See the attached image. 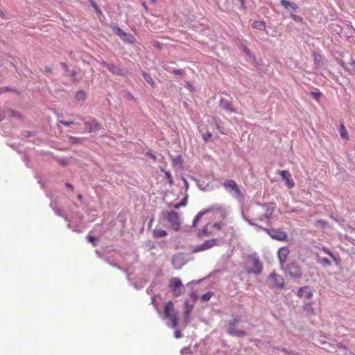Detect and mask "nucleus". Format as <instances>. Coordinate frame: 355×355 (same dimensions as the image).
<instances>
[{"label":"nucleus","instance_id":"63","mask_svg":"<svg viewBox=\"0 0 355 355\" xmlns=\"http://www.w3.org/2000/svg\"><path fill=\"white\" fill-rule=\"evenodd\" d=\"M78 198L79 199H80V198H82L81 195H80V194H79V195L78 196Z\"/></svg>","mask_w":355,"mask_h":355},{"label":"nucleus","instance_id":"46","mask_svg":"<svg viewBox=\"0 0 355 355\" xmlns=\"http://www.w3.org/2000/svg\"><path fill=\"white\" fill-rule=\"evenodd\" d=\"M352 68V71L355 73V60H352L350 63Z\"/></svg>","mask_w":355,"mask_h":355},{"label":"nucleus","instance_id":"29","mask_svg":"<svg viewBox=\"0 0 355 355\" xmlns=\"http://www.w3.org/2000/svg\"><path fill=\"white\" fill-rule=\"evenodd\" d=\"M75 98L76 101H85L86 98V94L83 91H79L76 94Z\"/></svg>","mask_w":355,"mask_h":355},{"label":"nucleus","instance_id":"56","mask_svg":"<svg viewBox=\"0 0 355 355\" xmlns=\"http://www.w3.org/2000/svg\"><path fill=\"white\" fill-rule=\"evenodd\" d=\"M187 351V348H184L181 350V354L183 355L184 354H186V352Z\"/></svg>","mask_w":355,"mask_h":355},{"label":"nucleus","instance_id":"1","mask_svg":"<svg viewBox=\"0 0 355 355\" xmlns=\"http://www.w3.org/2000/svg\"><path fill=\"white\" fill-rule=\"evenodd\" d=\"M212 213L214 216V218L217 219L218 220H224L227 214L228 211L227 209L220 205H215L214 206H211L210 207H208L204 210H202L198 213V214L195 216L193 220V226H196L198 222L201 219V218L207 214Z\"/></svg>","mask_w":355,"mask_h":355},{"label":"nucleus","instance_id":"38","mask_svg":"<svg viewBox=\"0 0 355 355\" xmlns=\"http://www.w3.org/2000/svg\"><path fill=\"white\" fill-rule=\"evenodd\" d=\"M212 135L209 132H207L205 134L202 135L203 139L205 141H208L211 138Z\"/></svg>","mask_w":355,"mask_h":355},{"label":"nucleus","instance_id":"3","mask_svg":"<svg viewBox=\"0 0 355 355\" xmlns=\"http://www.w3.org/2000/svg\"><path fill=\"white\" fill-rule=\"evenodd\" d=\"M223 187L230 195L232 196L233 198L236 199L239 201H242L244 198L243 194L236 184V182L233 180H227L225 181L223 183Z\"/></svg>","mask_w":355,"mask_h":355},{"label":"nucleus","instance_id":"57","mask_svg":"<svg viewBox=\"0 0 355 355\" xmlns=\"http://www.w3.org/2000/svg\"><path fill=\"white\" fill-rule=\"evenodd\" d=\"M4 119V115L2 114H0V121H3Z\"/></svg>","mask_w":355,"mask_h":355},{"label":"nucleus","instance_id":"41","mask_svg":"<svg viewBox=\"0 0 355 355\" xmlns=\"http://www.w3.org/2000/svg\"><path fill=\"white\" fill-rule=\"evenodd\" d=\"M60 123H62V125L67 126V127H69L71 124L73 123V122L72 121H60Z\"/></svg>","mask_w":355,"mask_h":355},{"label":"nucleus","instance_id":"60","mask_svg":"<svg viewBox=\"0 0 355 355\" xmlns=\"http://www.w3.org/2000/svg\"><path fill=\"white\" fill-rule=\"evenodd\" d=\"M187 85L189 88H191V85H190V83H187Z\"/></svg>","mask_w":355,"mask_h":355},{"label":"nucleus","instance_id":"33","mask_svg":"<svg viewBox=\"0 0 355 355\" xmlns=\"http://www.w3.org/2000/svg\"><path fill=\"white\" fill-rule=\"evenodd\" d=\"M142 74H143V76H144V78L145 79V80L147 83H148L150 85H151L152 86H154L155 83H154L153 78L148 74L146 73L145 72H143Z\"/></svg>","mask_w":355,"mask_h":355},{"label":"nucleus","instance_id":"61","mask_svg":"<svg viewBox=\"0 0 355 355\" xmlns=\"http://www.w3.org/2000/svg\"><path fill=\"white\" fill-rule=\"evenodd\" d=\"M239 1L241 2V6H243V0H239Z\"/></svg>","mask_w":355,"mask_h":355},{"label":"nucleus","instance_id":"5","mask_svg":"<svg viewBox=\"0 0 355 355\" xmlns=\"http://www.w3.org/2000/svg\"><path fill=\"white\" fill-rule=\"evenodd\" d=\"M169 288L175 297L180 296L184 291L182 281L177 277L171 278L169 280Z\"/></svg>","mask_w":355,"mask_h":355},{"label":"nucleus","instance_id":"23","mask_svg":"<svg viewBox=\"0 0 355 355\" xmlns=\"http://www.w3.org/2000/svg\"><path fill=\"white\" fill-rule=\"evenodd\" d=\"M90 5L93 7L96 14L98 15L99 20L101 21H103L105 19V17L103 15L101 11L100 10L96 3L92 1H90Z\"/></svg>","mask_w":355,"mask_h":355},{"label":"nucleus","instance_id":"62","mask_svg":"<svg viewBox=\"0 0 355 355\" xmlns=\"http://www.w3.org/2000/svg\"><path fill=\"white\" fill-rule=\"evenodd\" d=\"M208 242H209L208 241H205V243L203 244L207 245V244H208Z\"/></svg>","mask_w":355,"mask_h":355},{"label":"nucleus","instance_id":"26","mask_svg":"<svg viewBox=\"0 0 355 355\" xmlns=\"http://www.w3.org/2000/svg\"><path fill=\"white\" fill-rule=\"evenodd\" d=\"M124 35L125 36H123L121 40L130 44L135 42V37L132 35L125 33Z\"/></svg>","mask_w":355,"mask_h":355},{"label":"nucleus","instance_id":"30","mask_svg":"<svg viewBox=\"0 0 355 355\" xmlns=\"http://www.w3.org/2000/svg\"><path fill=\"white\" fill-rule=\"evenodd\" d=\"M340 137L343 139H348L347 131L345 127L343 125H341V126H340Z\"/></svg>","mask_w":355,"mask_h":355},{"label":"nucleus","instance_id":"9","mask_svg":"<svg viewBox=\"0 0 355 355\" xmlns=\"http://www.w3.org/2000/svg\"><path fill=\"white\" fill-rule=\"evenodd\" d=\"M269 279L271 285L273 286L282 288L284 285V278L280 275H278L275 272L270 274Z\"/></svg>","mask_w":355,"mask_h":355},{"label":"nucleus","instance_id":"64","mask_svg":"<svg viewBox=\"0 0 355 355\" xmlns=\"http://www.w3.org/2000/svg\"><path fill=\"white\" fill-rule=\"evenodd\" d=\"M153 3H155L156 0H150Z\"/></svg>","mask_w":355,"mask_h":355},{"label":"nucleus","instance_id":"48","mask_svg":"<svg viewBox=\"0 0 355 355\" xmlns=\"http://www.w3.org/2000/svg\"><path fill=\"white\" fill-rule=\"evenodd\" d=\"M173 208L175 209H178L179 208H180L182 207L180 202H178V203H175L173 205Z\"/></svg>","mask_w":355,"mask_h":355},{"label":"nucleus","instance_id":"49","mask_svg":"<svg viewBox=\"0 0 355 355\" xmlns=\"http://www.w3.org/2000/svg\"><path fill=\"white\" fill-rule=\"evenodd\" d=\"M243 51H244L246 54H248V55H250V50H249L248 48L244 47V48H243Z\"/></svg>","mask_w":355,"mask_h":355},{"label":"nucleus","instance_id":"59","mask_svg":"<svg viewBox=\"0 0 355 355\" xmlns=\"http://www.w3.org/2000/svg\"><path fill=\"white\" fill-rule=\"evenodd\" d=\"M142 6H144V8L147 10V6L146 5V3L144 2L142 3Z\"/></svg>","mask_w":355,"mask_h":355},{"label":"nucleus","instance_id":"4","mask_svg":"<svg viewBox=\"0 0 355 355\" xmlns=\"http://www.w3.org/2000/svg\"><path fill=\"white\" fill-rule=\"evenodd\" d=\"M164 318L171 322V327L173 329L178 326V312L175 310L173 303L168 301L164 308Z\"/></svg>","mask_w":355,"mask_h":355},{"label":"nucleus","instance_id":"6","mask_svg":"<svg viewBox=\"0 0 355 355\" xmlns=\"http://www.w3.org/2000/svg\"><path fill=\"white\" fill-rule=\"evenodd\" d=\"M166 220L169 223L171 227L174 231H178L180 228L181 223L179 214L174 211H168L166 213Z\"/></svg>","mask_w":355,"mask_h":355},{"label":"nucleus","instance_id":"53","mask_svg":"<svg viewBox=\"0 0 355 355\" xmlns=\"http://www.w3.org/2000/svg\"><path fill=\"white\" fill-rule=\"evenodd\" d=\"M148 155L153 159H155V155L152 154L151 153H148Z\"/></svg>","mask_w":355,"mask_h":355},{"label":"nucleus","instance_id":"28","mask_svg":"<svg viewBox=\"0 0 355 355\" xmlns=\"http://www.w3.org/2000/svg\"><path fill=\"white\" fill-rule=\"evenodd\" d=\"M107 69L113 73L122 74V70L114 64H107Z\"/></svg>","mask_w":355,"mask_h":355},{"label":"nucleus","instance_id":"22","mask_svg":"<svg viewBox=\"0 0 355 355\" xmlns=\"http://www.w3.org/2000/svg\"><path fill=\"white\" fill-rule=\"evenodd\" d=\"M167 235L166 231L162 229H155L153 232V236L155 239L165 237Z\"/></svg>","mask_w":355,"mask_h":355},{"label":"nucleus","instance_id":"14","mask_svg":"<svg viewBox=\"0 0 355 355\" xmlns=\"http://www.w3.org/2000/svg\"><path fill=\"white\" fill-rule=\"evenodd\" d=\"M288 254L289 250L286 246H283L279 248L278 250V257L282 263L286 261Z\"/></svg>","mask_w":355,"mask_h":355},{"label":"nucleus","instance_id":"42","mask_svg":"<svg viewBox=\"0 0 355 355\" xmlns=\"http://www.w3.org/2000/svg\"><path fill=\"white\" fill-rule=\"evenodd\" d=\"M182 207H184L187 204V197H184L180 202Z\"/></svg>","mask_w":355,"mask_h":355},{"label":"nucleus","instance_id":"50","mask_svg":"<svg viewBox=\"0 0 355 355\" xmlns=\"http://www.w3.org/2000/svg\"><path fill=\"white\" fill-rule=\"evenodd\" d=\"M183 181H184V187H185L186 189H187L188 187H189V183L187 181V180L185 178H183Z\"/></svg>","mask_w":355,"mask_h":355},{"label":"nucleus","instance_id":"19","mask_svg":"<svg viewBox=\"0 0 355 355\" xmlns=\"http://www.w3.org/2000/svg\"><path fill=\"white\" fill-rule=\"evenodd\" d=\"M273 211L274 208L272 206H268L265 210L264 214L259 217V220H263L264 218H266L267 220L269 221L273 214Z\"/></svg>","mask_w":355,"mask_h":355},{"label":"nucleus","instance_id":"11","mask_svg":"<svg viewBox=\"0 0 355 355\" xmlns=\"http://www.w3.org/2000/svg\"><path fill=\"white\" fill-rule=\"evenodd\" d=\"M287 272L289 275L293 277H300L302 274L300 267L294 263L288 265Z\"/></svg>","mask_w":355,"mask_h":355},{"label":"nucleus","instance_id":"24","mask_svg":"<svg viewBox=\"0 0 355 355\" xmlns=\"http://www.w3.org/2000/svg\"><path fill=\"white\" fill-rule=\"evenodd\" d=\"M252 26L255 29L263 30L265 28V24L262 21H256L252 23Z\"/></svg>","mask_w":355,"mask_h":355},{"label":"nucleus","instance_id":"35","mask_svg":"<svg viewBox=\"0 0 355 355\" xmlns=\"http://www.w3.org/2000/svg\"><path fill=\"white\" fill-rule=\"evenodd\" d=\"M290 17H291V19L297 22H299V23H303V19L302 17H301L300 16H298V15H296L295 14H293L291 13Z\"/></svg>","mask_w":355,"mask_h":355},{"label":"nucleus","instance_id":"17","mask_svg":"<svg viewBox=\"0 0 355 355\" xmlns=\"http://www.w3.org/2000/svg\"><path fill=\"white\" fill-rule=\"evenodd\" d=\"M280 3L287 10L297 11L299 9V7L296 3L287 0H281Z\"/></svg>","mask_w":355,"mask_h":355},{"label":"nucleus","instance_id":"13","mask_svg":"<svg viewBox=\"0 0 355 355\" xmlns=\"http://www.w3.org/2000/svg\"><path fill=\"white\" fill-rule=\"evenodd\" d=\"M315 304L314 301H311L308 302H305L303 305V309L306 312V315L309 316H313L316 315V311L313 307Z\"/></svg>","mask_w":355,"mask_h":355},{"label":"nucleus","instance_id":"45","mask_svg":"<svg viewBox=\"0 0 355 355\" xmlns=\"http://www.w3.org/2000/svg\"><path fill=\"white\" fill-rule=\"evenodd\" d=\"M322 263L329 266L331 262L327 259H322L321 260Z\"/></svg>","mask_w":355,"mask_h":355},{"label":"nucleus","instance_id":"43","mask_svg":"<svg viewBox=\"0 0 355 355\" xmlns=\"http://www.w3.org/2000/svg\"><path fill=\"white\" fill-rule=\"evenodd\" d=\"M173 73L175 74L182 75L184 73V71L182 69H175L173 71Z\"/></svg>","mask_w":355,"mask_h":355},{"label":"nucleus","instance_id":"54","mask_svg":"<svg viewBox=\"0 0 355 355\" xmlns=\"http://www.w3.org/2000/svg\"><path fill=\"white\" fill-rule=\"evenodd\" d=\"M90 243H94L95 242V237L90 236L89 237Z\"/></svg>","mask_w":355,"mask_h":355},{"label":"nucleus","instance_id":"18","mask_svg":"<svg viewBox=\"0 0 355 355\" xmlns=\"http://www.w3.org/2000/svg\"><path fill=\"white\" fill-rule=\"evenodd\" d=\"M173 167L177 169H180L182 166V159L180 155L171 157Z\"/></svg>","mask_w":355,"mask_h":355},{"label":"nucleus","instance_id":"37","mask_svg":"<svg viewBox=\"0 0 355 355\" xmlns=\"http://www.w3.org/2000/svg\"><path fill=\"white\" fill-rule=\"evenodd\" d=\"M92 128L94 130L99 128L98 124L94 120L92 121L90 120V132L92 130Z\"/></svg>","mask_w":355,"mask_h":355},{"label":"nucleus","instance_id":"10","mask_svg":"<svg viewBox=\"0 0 355 355\" xmlns=\"http://www.w3.org/2000/svg\"><path fill=\"white\" fill-rule=\"evenodd\" d=\"M278 174L285 181V184L288 188H292L294 187V181L292 179L291 174L288 171H279Z\"/></svg>","mask_w":355,"mask_h":355},{"label":"nucleus","instance_id":"36","mask_svg":"<svg viewBox=\"0 0 355 355\" xmlns=\"http://www.w3.org/2000/svg\"><path fill=\"white\" fill-rule=\"evenodd\" d=\"M311 96L315 99L316 101H319L321 96V92H313L311 93Z\"/></svg>","mask_w":355,"mask_h":355},{"label":"nucleus","instance_id":"47","mask_svg":"<svg viewBox=\"0 0 355 355\" xmlns=\"http://www.w3.org/2000/svg\"><path fill=\"white\" fill-rule=\"evenodd\" d=\"M154 219H155V216H151V218L150 219V220H149V222H148V227H150L152 226L153 223V221H154Z\"/></svg>","mask_w":355,"mask_h":355},{"label":"nucleus","instance_id":"55","mask_svg":"<svg viewBox=\"0 0 355 355\" xmlns=\"http://www.w3.org/2000/svg\"><path fill=\"white\" fill-rule=\"evenodd\" d=\"M187 351V348H184L181 350V354L183 355L184 354H186V352Z\"/></svg>","mask_w":355,"mask_h":355},{"label":"nucleus","instance_id":"7","mask_svg":"<svg viewBox=\"0 0 355 355\" xmlns=\"http://www.w3.org/2000/svg\"><path fill=\"white\" fill-rule=\"evenodd\" d=\"M239 320L237 318H234L233 320L229 322L228 325V333L231 336L242 337L247 335L246 332L236 328V324L238 323Z\"/></svg>","mask_w":355,"mask_h":355},{"label":"nucleus","instance_id":"34","mask_svg":"<svg viewBox=\"0 0 355 355\" xmlns=\"http://www.w3.org/2000/svg\"><path fill=\"white\" fill-rule=\"evenodd\" d=\"M161 171L163 172L165 174L166 178L168 179L169 184H173V181L171 173L169 171H165L163 168H161Z\"/></svg>","mask_w":355,"mask_h":355},{"label":"nucleus","instance_id":"52","mask_svg":"<svg viewBox=\"0 0 355 355\" xmlns=\"http://www.w3.org/2000/svg\"><path fill=\"white\" fill-rule=\"evenodd\" d=\"M65 186H66L67 188L70 189H73V186H72V184H70V183H66V184H65Z\"/></svg>","mask_w":355,"mask_h":355},{"label":"nucleus","instance_id":"16","mask_svg":"<svg viewBox=\"0 0 355 355\" xmlns=\"http://www.w3.org/2000/svg\"><path fill=\"white\" fill-rule=\"evenodd\" d=\"M214 234V232L212 229L208 228V223L205 225L201 230H200L198 232V236L199 237L203 236H209Z\"/></svg>","mask_w":355,"mask_h":355},{"label":"nucleus","instance_id":"2","mask_svg":"<svg viewBox=\"0 0 355 355\" xmlns=\"http://www.w3.org/2000/svg\"><path fill=\"white\" fill-rule=\"evenodd\" d=\"M245 269L248 274L259 275L261 272L263 266L256 254L250 255L245 262Z\"/></svg>","mask_w":355,"mask_h":355},{"label":"nucleus","instance_id":"20","mask_svg":"<svg viewBox=\"0 0 355 355\" xmlns=\"http://www.w3.org/2000/svg\"><path fill=\"white\" fill-rule=\"evenodd\" d=\"M223 220H218L214 223H208V228L212 229L214 232H218L220 231L222 227L224 226V223L222 222Z\"/></svg>","mask_w":355,"mask_h":355},{"label":"nucleus","instance_id":"51","mask_svg":"<svg viewBox=\"0 0 355 355\" xmlns=\"http://www.w3.org/2000/svg\"><path fill=\"white\" fill-rule=\"evenodd\" d=\"M247 220V222H248L250 225H252V226H255V227H259V226H258L257 225H256V224H255V223H252V222H251V221H250L249 220Z\"/></svg>","mask_w":355,"mask_h":355},{"label":"nucleus","instance_id":"15","mask_svg":"<svg viewBox=\"0 0 355 355\" xmlns=\"http://www.w3.org/2000/svg\"><path fill=\"white\" fill-rule=\"evenodd\" d=\"M220 106L228 112H234V110L232 107L231 103L228 99L222 98L220 101Z\"/></svg>","mask_w":355,"mask_h":355},{"label":"nucleus","instance_id":"27","mask_svg":"<svg viewBox=\"0 0 355 355\" xmlns=\"http://www.w3.org/2000/svg\"><path fill=\"white\" fill-rule=\"evenodd\" d=\"M185 311H184V316L185 318H188L190 315L191 311L193 310V305H191L188 302H185L184 303Z\"/></svg>","mask_w":355,"mask_h":355},{"label":"nucleus","instance_id":"32","mask_svg":"<svg viewBox=\"0 0 355 355\" xmlns=\"http://www.w3.org/2000/svg\"><path fill=\"white\" fill-rule=\"evenodd\" d=\"M212 245H200L199 247L192 250V252L193 253H196V252H200V251H203V250H207L209 248H210Z\"/></svg>","mask_w":355,"mask_h":355},{"label":"nucleus","instance_id":"21","mask_svg":"<svg viewBox=\"0 0 355 355\" xmlns=\"http://www.w3.org/2000/svg\"><path fill=\"white\" fill-rule=\"evenodd\" d=\"M181 259H182L181 254H178L173 257L172 264L175 269H179L183 265V263H184L183 261H181V262L179 261Z\"/></svg>","mask_w":355,"mask_h":355},{"label":"nucleus","instance_id":"25","mask_svg":"<svg viewBox=\"0 0 355 355\" xmlns=\"http://www.w3.org/2000/svg\"><path fill=\"white\" fill-rule=\"evenodd\" d=\"M112 28L115 34H116L121 39L123 36H125L124 34L125 32H124L122 29H121L117 26H112Z\"/></svg>","mask_w":355,"mask_h":355},{"label":"nucleus","instance_id":"44","mask_svg":"<svg viewBox=\"0 0 355 355\" xmlns=\"http://www.w3.org/2000/svg\"><path fill=\"white\" fill-rule=\"evenodd\" d=\"M175 337L176 338H181V337H182V334H181V332H180V330H176V331H175Z\"/></svg>","mask_w":355,"mask_h":355},{"label":"nucleus","instance_id":"39","mask_svg":"<svg viewBox=\"0 0 355 355\" xmlns=\"http://www.w3.org/2000/svg\"><path fill=\"white\" fill-rule=\"evenodd\" d=\"M323 251L329 254L336 262H338L336 257H334L327 248H323Z\"/></svg>","mask_w":355,"mask_h":355},{"label":"nucleus","instance_id":"8","mask_svg":"<svg viewBox=\"0 0 355 355\" xmlns=\"http://www.w3.org/2000/svg\"><path fill=\"white\" fill-rule=\"evenodd\" d=\"M263 230L266 231L268 233V234L274 239H276L279 241H286V234L283 231L268 229Z\"/></svg>","mask_w":355,"mask_h":355},{"label":"nucleus","instance_id":"12","mask_svg":"<svg viewBox=\"0 0 355 355\" xmlns=\"http://www.w3.org/2000/svg\"><path fill=\"white\" fill-rule=\"evenodd\" d=\"M297 295L299 297L311 299L313 297V293L309 286H305L298 289Z\"/></svg>","mask_w":355,"mask_h":355},{"label":"nucleus","instance_id":"58","mask_svg":"<svg viewBox=\"0 0 355 355\" xmlns=\"http://www.w3.org/2000/svg\"><path fill=\"white\" fill-rule=\"evenodd\" d=\"M46 71L48 72V73H51V69L50 68H46Z\"/></svg>","mask_w":355,"mask_h":355},{"label":"nucleus","instance_id":"40","mask_svg":"<svg viewBox=\"0 0 355 355\" xmlns=\"http://www.w3.org/2000/svg\"><path fill=\"white\" fill-rule=\"evenodd\" d=\"M9 91H12V89L8 87H3L0 88V94L4 92H7Z\"/></svg>","mask_w":355,"mask_h":355},{"label":"nucleus","instance_id":"31","mask_svg":"<svg viewBox=\"0 0 355 355\" xmlns=\"http://www.w3.org/2000/svg\"><path fill=\"white\" fill-rule=\"evenodd\" d=\"M214 293L211 291H209L205 294H203L201 297V300L203 302H207L210 300V298L213 296Z\"/></svg>","mask_w":355,"mask_h":355}]
</instances>
